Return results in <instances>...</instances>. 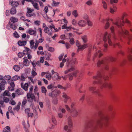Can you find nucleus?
Segmentation results:
<instances>
[{"mask_svg": "<svg viewBox=\"0 0 132 132\" xmlns=\"http://www.w3.org/2000/svg\"><path fill=\"white\" fill-rule=\"evenodd\" d=\"M114 114V112L112 111L109 117L101 112H99L98 117L96 120L95 123L91 120L86 122L84 126V132H96L98 127L102 128L106 126L108 122L110 117L113 118Z\"/></svg>", "mask_w": 132, "mask_h": 132, "instance_id": "f257e3e1", "label": "nucleus"}, {"mask_svg": "<svg viewBox=\"0 0 132 132\" xmlns=\"http://www.w3.org/2000/svg\"><path fill=\"white\" fill-rule=\"evenodd\" d=\"M109 78L108 76L104 75H102L100 72L98 71L97 75L93 77V79H94L96 80L93 82V84H98L101 89H102L103 88H108L109 89H110L112 86L111 84L110 83H108L105 82V80H108Z\"/></svg>", "mask_w": 132, "mask_h": 132, "instance_id": "f03ea898", "label": "nucleus"}, {"mask_svg": "<svg viewBox=\"0 0 132 132\" xmlns=\"http://www.w3.org/2000/svg\"><path fill=\"white\" fill-rule=\"evenodd\" d=\"M125 35L126 36L128 40L130 41L132 40V36L129 35V31L125 29L123 30L122 28L119 31L118 37H116L114 35L113 36L114 39L116 40H121V37L123 36L125 37Z\"/></svg>", "mask_w": 132, "mask_h": 132, "instance_id": "7ed1b4c3", "label": "nucleus"}, {"mask_svg": "<svg viewBox=\"0 0 132 132\" xmlns=\"http://www.w3.org/2000/svg\"><path fill=\"white\" fill-rule=\"evenodd\" d=\"M110 34H108L107 32H105L104 35L103 40L104 42V48L103 49V51L106 52L107 50L108 44V43L110 45H112V43L110 39Z\"/></svg>", "mask_w": 132, "mask_h": 132, "instance_id": "20e7f679", "label": "nucleus"}, {"mask_svg": "<svg viewBox=\"0 0 132 132\" xmlns=\"http://www.w3.org/2000/svg\"><path fill=\"white\" fill-rule=\"evenodd\" d=\"M77 63V61L76 58H69L67 60L66 63V66L69 67H71V68L65 71L64 72L65 73L67 74L69 72L75 70V68L73 67L72 66V65Z\"/></svg>", "mask_w": 132, "mask_h": 132, "instance_id": "39448f33", "label": "nucleus"}, {"mask_svg": "<svg viewBox=\"0 0 132 132\" xmlns=\"http://www.w3.org/2000/svg\"><path fill=\"white\" fill-rule=\"evenodd\" d=\"M127 14L124 13L122 14L121 18H119L117 19L115 22H113L114 24L116 25L118 27L121 28V27L123 26L124 25L125 22L123 19L126 16Z\"/></svg>", "mask_w": 132, "mask_h": 132, "instance_id": "423d86ee", "label": "nucleus"}, {"mask_svg": "<svg viewBox=\"0 0 132 132\" xmlns=\"http://www.w3.org/2000/svg\"><path fill=\"white\" fill-rule=\"evenodd\" d=\"M25 50H24L22 52H20L18 54V57L19 58H21L24 55H27L28 58H32V56L30 54V53L32 51L31 50L26 47H24Z\"/></svg>", "mask_w": 132, "mask_h": 132, "instance_id": "0eeeda50", "label": "nucleus"}, {"mask_svg": "<svg viewBox=\"0 0 132 132\" xmlns=\"http://www.w3.org/2000/svg\"><path fill=\"white\" fill-rule=\"evenodd\" d=\"M120 54L125 55V57L127 56L128 58H132V48H128L127 53L124 54L123 52L121 51L117 52L116 53V55L117 57L119 56Z\"/></svg>", "mask_w": 132, "mask_h": 132, "instance_id": "6e6552de", "label": "nucleus"}, {"mask_svg": "<svg viewBox=\"0 0 132 132\" xmlns=\"http://www.w3.org/2000/svg\"><path fill=\"white\" fill-rule=\"evenodd\" d=\"M72 117L69 116L68 118V123L69 126L67 125H65L64 128V129L65 131H67V132H71V128L73 126V123L72 120Z\"/></svg>", "mask_w": 132, "mask_h": 132, "instance_id": "1a4fd4ad", "label": "nucleus"}, {"mask_svg": "<svg viewBox=\"0 0 132 132\" xmlns=\"http://www.w3.org/2000/svg\"><path fill=\"white\" fill-rule=\"evenodd\" d=\"M65 107L67 110L72 113V117H76L78 114V112L75 108H72L71 110L68 105H65Z\"/></svg>", "mask_w": 132, "mask_h": 132, "instance_id": "9d476101", "label": "nucleus"}, {"mask_svg": "<svg viewBox=\"0 0 132 132\" xmlns=\"http://www.w3.org/2000/svg\"><path fill=\"white\" fill-rule=\"evenodd\" d=\"M89 90L93 94H96L98 96H100L101 95L99 92L98 89H96V87L93 86H90L89 87Z\"/></svg>", "mask_w": 132, "mask_h": 132, "instance_id": "9b49d317", "label": "nucleus"}, {"mask_svg": "<svg viewBox=\"0 0 132 132\" xmlns=\"http://www.w3.org/2000/svg\"><path fill=\"white\" fill-rule=\"evenodd\" d=\"M101 65H102L103 66L104 68L106 70H108V67L107 65V61L103 60H99L98 61L97 63V67H100Z\"/></svg>", "mask_w": 132, "mask_h": 132, "instance_id": "f8f14e48", "label": "nucleus"}, {"mask_svg": "<svg viewBox=\"0 0 132 132\" xmlns=\"http://www.w3.org/2000/svg\"><path fill=\"white\" fill-rule=\"evenodd\" d=\"M27 97L28 99V101L31 103L33 102V100L35 98V96L34 94H32V93L29 92L27 93Z\"/></svg>", "mask_w": 132, "mask_h": 132, "instance_id": "ddd939ff", "label": "nucleus"}, {"mask_svg": "<svg viewBox=\"0 0 132 132\" xmlns=\"http://www.w3.org/2000/svg\"><path fill=\"white\" fill-rule=\"evenodd\" d=\"M78 72V70H75L73 72L69 75V79L70 80H72L73 78V77H76L77 73Z\"/></svg>", "mask_w": 132, "mask_h": 132, "instance_id": "4468645a", "label": "nucleus"}, {"mask_svg": "<svg viewBox=\"0 0 132 132\" xmlns=\"http://www.w3.org/2000/svg\"><path fill=\"white\" fill-rule=\"evenodd\" d=\"M8 83L10 84V85L11 86L10 87H8L10 90L11 91L14 90L15 85L13 82V81H12L11 80H10L8 81Z\"/></svg>", "mask_w": 132, "mask_h": 132, "instance_id": "2eb2a0df", "label": "nucleus"}, {"mask_svg": "<svg viewBox=\"0 0 132 132\" xmlns=\"http://www.w3.org/2000/svg\"><path fill=\"white\" fill-rule=\"evenodd\" d=\"M52 78L54 80H59L61 79V77L59 76L57 73H55L52 75Z\"/></svg>", "mask_w": 132, "mask_h": 132, "instance_id": "dca6fc26", "label": "nucleus"}, {"mask_svg": "<svg viewBox=\"0 0 132 132\" xmlns=\"http://www.w3.org/2000/svg\"><path fill=\"white\" fill-rule=\"evenodd\" d=\"M36 28H35L34 30L29 29L28 30L29 34L31 35H34L35 36L36 35Z\"/></svg>", "mask_w": 132, "mask_h": 132, "instance_id": "f3484780", "label": "nucleus"}, {"mask_svg": "<svg viewBox=\"0 0 132 132\" xmlns=\"http://www.w3.org/2000/svg\"><path fill=\"white\" fill-rule=\"evenodd\" d=\"M86 21L83 20H81L78 23V24L79 26L83 27L85 26L86 24Z\"/></svg>", "mask_w": 132, "mask_h": 132, "instance_id": "a211bd4d", "label": "nucleus"}, {"mask_svg": "<svg viewBox=\"0 0 132 132\" xmlns=\"http://www.w3.org/2000/svg\"><path fill=\"white\" fill-rule=\"evenodd\" d=\"M62 97L64 98V101L65 103H66L67 102V101L70 98V97L68 96L65 93H63Z\"/></svg>", "mask_w": 132, "mask_h": 132, "instance_id": "6ab92c4d", "label": "nucleus"}, {"mask_svg": "<svg viewBox=\"0 0 132 132\" xmlns=\"http://www.w3.org/2000/svg\"><path fill=\"white\" fill-rule=\"evenodd\" d=\"M28 83H26L23 85V83L21 84V87L26 91H27L28 89Z\"/></svg>", "mask_w": 132, "mask_h": 132, "instance_id": "aec40b11", "label": "nucleus"}, {"mask_svg": "<svg viewBox=\"0 0 132 132\" xmlns=\"http://www.w3.org/2000/svg\"><path fill=\"white\" fill-rule=\"evenodd\" d=\"M103 55V54L100 51L98 50L97 51H96L94 54V55L95 57H101Z\"/></svg>", "mask_w": 132, "mask_h": 132, "instance_id": "412c9836", "label": "nucleus"}, {"mask_svg": "<svg viewBox=\"0 0 132 132\" xmlns=\"http://www.w3.org/2000/svg\"><path fill=\"white\" fill-rule=\"evenodd\" d=\"M27 42L26 41H21L19 40L18 42V44L19 46H23L26 44Z\"/></svg>", "mask_w": 132, "mask_h": 132, "instance_id": "4be33fe9", "label": "nucleus"}, {"mask_svg": "<svg viewBox=\"0 0 132 132\" xmlns=\"http://www.w3.org/2000/svg\"><path fill=\"white\" fill-rule=\"evenodd\" d=\"M44 31L46 33H47L49 35H51L52 33L51 32H49V28L48 27H46L44 28Z\"/></svg>", "mask_w": 132, "mask_h": 132, "instance_id": "5701e85b", "label": "nucleus"}, {"mask_svg": "<svg viewBox=\"0 0 132 132\" xmlns=\"http://www.w3.org/2000/svg\"><path fill=\"white\" fill-rule=\"evenodd\" d=\"M87 47V45L84 44L82 45H80L79 48H78L77 50V52H78L79 50H83L86 48Z\"/></svg>", "mask_w": 132, "mask_h": 132, "instance_id": "b1692460", "label": "nucleus"}, {"mask_svg": "<svg viewBox=\"0 0 132 132\" xmlns=\"http://www.w3.org/2000/svg\"><path fill=\"white\" fill-rule=\"evenodd\" d=\"M9 5H12V6L15 7H17L19 5V3L18 2L16 1H13V2H12L11 4H10V3Z\"/></svg>", "mask_w": 132, "mask_h": 132, "instance_id": "393cba45", "label": "nucleus"}, {"mask_svg": "<svg viewBox=\"0 0 132 132\" xmlns=\"http://www.w3.org/2000/svg\"><path fill=\"white\" fill-rule=\"evenodd\" d=\"M24 59L23 62L24 65L26 66L28 65L29 63V61L28 60L27 58L26 59Z\"/></svg>", "mask_w": 132, "mask_h": 132, "instance_id": "a878e982", "label": "nucleus"}, {"mask_svg": "<svg viewBox=\"0 0 132 132\" xmlns=\"http://www.w3.org/2000/svg\"><path fill=\"white\" fill-rule=\"evenodd\" d=\"M116 71V69L114 68H113L111 70V72L109 73V75L110 76H111L112 75H114L115 74V72Z\"/></svg>", "mask_w": 132, "mask_h": 132, "instance_id": "bb28decb", "label": "nucleus"}, {"mask_svg": "<svg viewBox=\"0 0 132 132\" xmlns=\"http://www.w3.org/2000/svg\"><path fill=\"white\" fill-rule=\"evenodd\" d=\"M20 79V77L18 75H15L13 77H12V81H15L19 79Z\"/></svg>", "mask_w": 132, "mask_h": 132, "instance_id": "cd10ccee", "label": "nucleus"}, {"mask_svg": "<svg viewBox=\"0 0 132 132\" xmlns=\"http://www.w3.org/2000/svg\"><path fill=\"white\" fill-rule=\"evenodd\" d=\"M26 15L28 17H31L32 16H33L34 17H35L36 16V14L35 13H26Z\"/></svg>", "mask_w": 132, "mask_h": 132, "instance_id": "c85d7f7f", "label": "nucleus"}, {"mask_svg": "<svg viewBox=\"0 0 132 132\" xmlns=\"http://www.w3.org/2000/svg\"><path fill=\"white\" fill-rule=\"evenodd\" d=\"M16 10L15 7H12L10 11V13L11 14H13L16 13Z\"/></svg>", "mask_w": 132, "mask_h": 132, "instance_id": "c756f323", "label": "nucleus"}, {"mask_svg": "<svg viewBox=\"0 0 132 132\" xmlns=\"http://www.w3.org/2000/svg\"><path fill=\"white\" fill-rule=\"evenodd\" d=\"M69 58H67V60L65 59V58H63V59L62 60V62H61L60 65V67L62 68L63 66H64V63L65 62L67 61V60H68Z\"/></svg>", "mask_w": 132, "mask_h": 132, "instance_id": "7c9ffc66", "label": "nucleus"}, {"mask_svg": "<svg viewBox=\"0 0 132 132\" xmlns=\"http://www.w3.org/2000/svg\"><path fill=\"white\" fill-rule=\"evenodd\" d=\"M13 69L16 71H18L20 70V68L19 65H15L13 67Z\"/></svg>", "mask_w": 132, "mask_h": 132, "instance_id": "2f4dec72", "label": "nucleus"}, {"mask_svg": "<svg viewBox=\"0 0 132 132\" xmlns=\"http://www.w3.org/2000/svg\"><path fill=\"white\" fill-rule=\"evenodd\" d=\"M81 38L84 43H86L87 41V37L86 35H84Z\"/></svg>", "mask_w": 132, "mask_h": 132, "instance_id": "473e14b6", "label": "nucleus"}, {"mask_svg": "<svg viewBox=\"0 0 132 132\" xmlns=\"http://www.w3.org/2000/svg\"><path fill=\"white\" fill-rule=\"evenodd\" d=\"M32 4L35 8L37 10H39V9L38 6V4L37 3H34H34Z\"/></svg>", "mask_w": 132, "mask_h": 132, "instance_id": "72a5a7b5", "label": "nucleus"}, {"mask_svg": "<svg viewBox=\"0 0 132 132\" xmlns=\"http://www.w3.org/2000/svg\"><path fill=\"white\" fill-rule=\"evenodd\" d=\"M42 93H44L45 95H46L47 90L45 87L42 86Z\"/></svg>", "mask_w": 132, "mask_h": 132, "instance_id": "f704fd0d", "label": "nucleus"}, {"mask_svg": "<svg viewBox=\"0 0 132 132\" xmlns=\"http://www.w3.org/2000/svg\"><path fill=\"white\" fill-rule=\"evenodd\" d=\"M10 20L11 22L13 23H15L18 21V19L14 17H12L10 18Z\"/></svg>", "mask_w": 132, "mask_h": 132, "instance_id": "c9c22d12", "label": "nucleus"}, {"mask_svg": "<svg viewBox=\"0 0 132 132\" xmlns=\"http://www.w3.org/2000/svg\"><path fill=\"white\" fill-rule=\"evenodd\" d=\"M102 3L103 4V7L106 10L107 9V5L106 3L103 0H102Z\"/></svg>", "mask_w": 132, "mask_h": 132, "instance_id": "e433bc0d", "label": "nucleus"}, {"mask_svg": "<svg viewBox=\"0 0 132 132\" xmlns=\"http://www.w3.org/2000/svg\"><path fill=\"white\" fill-rule=\"evenodd\" d=\"M30 48L31 49L34 48V42L33 40H32L30 41Z\"/></svg>", "mask_w": 132, "mask_h": 132, "instance_id": "4c0bfd02", "label": "nucleus"}, {"mask_svg": "<svg viewBox=\"0 0 132 132\" xmlns=\"http://www.w3.org/2000/svg\"><path fill=\"white\" fill-rule=\"evenodd\" d=\"M20 104L21 103L20 102L18 103L16 106L13 109L14 110H16L17 111H18L20 109Z\"/></svg>", "mask_w": 132, "mask_h": 132, "instance_id": "58836bf2", "label": "nucleus"}, {"mask_svg": "<svg viewBox=\"0 0 132 132\" xmlns=\"http://www.w3.org/2000/svg\"><path fill=\"white\" fill-rule=\"evenodd\" d=\"M1 82V83L0 84V87L2 86L4 87V85L5 84L6 82L3 78Z\"/></svg>", "mask_w": 132, "mask_h": 132, "instance_id": "ea45409f", "label": "nucleus"}, {"mask_svg": "<svg viewBox=\"0 0 132 132\" xmlns=\"http://www.w3.org/2000/svg\"><path fill=\"white\" fill-rule=\"evenodd\" d=\"M92 50V49L91 47H89V48L88 52L87 54L88 57H90L91 53Z\"/></svg>", "mask_w": 132, "mask_h": 132, "instance_id": "a19ab883", "label": "nucleus"}, {"mask_svg": "<svg viewBox=\"0 0 132 132\" xmlns=\"http://www.w3.org/2000/svg\"><path fill=\"white\" fill-rule=\"evenodd\" d=\"M59 4V2H56L55 1H53V2L52 4V5L53 6H56L58 5Z\"/></svg>", "mask_w": 132, "mask_h": 132, "instance_id": "79ce46f5", "label": "nucleus"}, {"mask_svg": "<svg viewBox=\"0 0 132 132\" xmlns=\"http://www.w3.org/2000/svg\"><path fill=\"white\" fill-rule=\"evenodd\" d=\"M10 27L12 28L13 29L15 30L16 28V27L14 24H13L12 23H10Z\"/></svg>", "mask_w": 132, "mask_h": 132, "instance_id": "37998d69", "label": "nucleus"}, {"mask_svg": "<svg viewBox=\"0 0 132 132\" xmlns=\"http://www.w3.org/2000/svg\"><path fill=\"white\" fill-rule=\"evenodd\" d=\"M10 95V93L8 92L6 90L4 92L3 95V96H9Z\"/></svg>", "mask_w": 132, "mask_h": 132, "instance_id": "c03bdc74", "label": "nucleus"}, {"mask_svg": "<svg viewBox=\"0 0 132 132\" xmlns=\"http://www.w3.org/2000/svg\"><path fill=\"white\" fill-rule=\"evenodd\" d=\"M46 78H48L49 80H50L51 77V74L50 73H46Z\"/></svg>", "mask_w": 132, "mask_h": 132, "instance_id": "a18cd8bd", "label": "nucleus"}, {"mask_svg": "<svg viewBox=\"0 0 132 132\" xmlns=\"http://www.w3.org/2000/svg\"><path fill=\"white\" fill-rule=\"evenodd\" d=\"M116 8L115 7H114L113 8H112L111 7L110 8V13H113L116 11Z\"/></svg>", "mask_w": 132, "mask_h": 132, "instance_id": "49530a36", "label": "nucleus"}, {"mask_svg": "<svg viewBox=\"0 0 132 132\" xmlns=\"http://www.w3.org/2000/svg\"><path fill=\"white\" fill-rule=\"evenodd\" d=\"M54 88V86L52 84H50L47 87V88L48 89H51V90H53Z\"/></svg>", "mask_w": 132, "mask_h": 132, "instance_id": "de8ad7c7", "label": "nucleus"}, {"mask_svg": "<svg viewBox=\"0 0 132 132\" xmlns=\"http://www.w3.org/2000/svg\"><path fill=\"white\" fill-rule=\"evenodd\" d=\"M72 14L76 17L78 16L77 12L76 10L73 11L72 12Z\"/></svg>", "mask_w": 132, "mask_h": 132, "instance_id": "09e8293b", "label": "nucleus"}, {"mask_svg": "<svg viewBox=\"0 0 132 132\" xmlns=\"http://www.w3.org/2000/svg\"><path fill=\"white\" fill-rule=\"evenodd\" d=\"M3 100L4 102L6 103H7L9 101V98L6 97H4L3 98Z\"/></svg>", "mask_w": 132, "mask_h": 132, "instance_id": "8fccbe9b", "label": "nucleus"}, {"mask_svg": "<svg viewBox=\"0 0 132 132\" xmlns=\"http://www.w3.org/2000/svg\"><path fill=\"white\" fill-rule=\"evenodd\" d=\"M4 79H5L7 80H9L11 79V77L10 76L7 75L6 76L5 75V76L4 77Z\"/></svg>", "mask_w": 132, "mask_h": 132, "instance_id": "3c124183", "label": "nucleus"}, {"mask_svg": "<svg viewBox=\"0 0 132 132\" xmlns=\"http://www.w3.org/2000/svg\"><path fill=\"white\" fill-rule=\"evenodd\" d=\"M13 35L16 38H18L19 37L17 32L16 31H15L13 33Z\"/></svg>", "mask_w": 132, "mask_h": 132, "instance_id": "603ef678", "label": "nucleus"}, {"mask_svg": "<svg viewBox=\"0 0 132 132\" xmlns=\"http://www.w3.org/2000/svg\"><path fill=\"white\" fill-rule=\"evenodd\" d=\"M108 130L109 132H114V129L113 127H111L109 128Z\"/></svg>", "mask_w": 132, "mask_h": 132, "instance_id": "864d4df0", "label": "nucleus"}, {"mask_svg": "<svg viewBox=\"0 0 132 132\" xmlns=\"http://www.w3.org/2000/svg\"><path fill=\"white\" fill-rule=\"evenodd\" d=\"M106 21L107 22L106 23L105 26V28L106 29L108 28L110 26V24L109 22L108 21V20H107Z\"/></svg>", "mask_w": 132, "mask_h": 132, "instance_id": "5fc2aeb1", "label": "nucleus"}, {"mask_svg": "<svg viewBox=\"0 0 132 132\" xmlns=\"http://www.w3.org/2000/svg\"><path fill=\"white\" fill-rule=\"evenodd\" d=\"M20 79V80L22 81H24L25 80V78L22 75H21L20 76V79Z\"/></svg>", "mask_w": 132, "mask_h": 132, "instance_id": "6e6d98bb", "label": "nucleus"}, {"mask_svg": "<svg viewBox=\"0 0 132 132\" xmlns=\"http://www.w3.org/2000/svg\"><path fill=\"white\" fill-rule=\"evenodd\" d=\"M33 9H31L29 8L27 9V11L26 13H31L32 12L34 11Z\"/></svg>", "mask_w": 132, "mask_h": 132, "instance_id": "4d7b16f0", "label": "nucleus"}, {"mask_svg": "<svg viewBox=\"0 0 132 132\" xmlns=\"http://www.w3.org/2000/svg\"><path fill=\"white\" fill-rule=\"evenodd\" d=\"M72 24L73 25H76L78 24V23H77L76 20L74 19L72 20Z\"/></svg>", "mask_w": 132, "mask_h": 132, "instance_id": "13d9d810", "label": "nucleus"}, {"mask_svg": "<svg viewBox=\"0 0 132 132\" xmlns=\"http://www.w3.org/2000/svg\"><path fill=\"white\" fill-rule=\"evenodd\" d=\"M27 101L26 100V99H25V100H23L22 101V105H21L22 106V107H24V106L25 104L27 103Z\"/></svg>", "mask_w": 132, "mask_h": 132, "instance_id": "bf43d9fd", "label": "nucleus"}, {"mask_svg": "<svg viewBox=\"0 0 132 132\" xmlns=\"http://www.w3.org/2000/svg\"><path fill=\"white\" fill-rule=\"evenodd\" d=\"M53 102L55 104H56L57 103V99L56 97H55L54 99H53Z\"/></svg>", "mask_w": 132, "mask_h": 132, "instance_id": "052dcab7", "label": "nucleus"}, {"mask_svg": "<svg viewBox=\"0 0 132 132\" xmlns=\"http://www.w3.org/2000/svg\"><path fill=\"white\" fill-rule=\"evenodd\" d=\"M34 24L37 25L39 26L40 24V21H36L34 22Z\"/></svg>", "mask_w": 132, "mask_h": 132, "instance_id": "680f3d73", "label": "nucleus"}, {"mask_svg": "<svg viewBox=\"0 0 132 132\" xmlns=\"http://www.w3.org/2000/svg\"><path fill=\"white\" fill-rule=\"evenodd\" d=\"M118 0H110V2L111 4L116 3L118 2Z\"/></svg>", "mask_w": 132, "mask_h": 132, "instance_id": "e2e57ef3", "label": "nucleus"}, {"mask_svg": "<svg viewBox=\"0 0 132 132\" xmlns=\"http://www.w3.org/2000/svg\"><path fill=\"white\" fill-rule=\"evenodd\" d=\"M69 42L71 44L73 45L75 43L74 39L73 38L71 39L70 40Z\"/></svg>", "mask_w": 132, "mask_h": 132, "instance_id": "0e129e2a", "label": "nucleus"}, {"mask_svg": "<svg viewBox=\"0 0 132 132\" xmlns=\"http://www.w3.org/2000/svg\"><path fill=\"white\" fill-rule=\"evenodd\" d=\"M48 50L52 52H53L54 51V49L53 47H50L48 48Z\"/></svg>", "mask_w": 132, "mask_h": 132, "instance_id": "69168bd1", "label": "nucleus"}, {"mask_svg": "<svg viewBox=\"0 0 132 132\" xmlns=\"http://www.w3.org/2000/svg\"><path fill=\"white\" fill-rule=\"evenodd\" d=\"M88 25V26H91L92 25V22L89 20H87V21Z\"/></svg>", "mask_w": 132, "mask_h": 132, "instance_id": "338daca9", "label": "nucleus"}, {"mask_svg": "<svg viewBox=\"0 0 132 132\" xmlns=\"http://www.w3.org/2000/svg\"><path fill=\"white\" fill-rule=\"evenodd\" d=\"M52 122L54 124H55L56 123V121L55 120V118L54 117H52Z\"/></svg>", "mask_w": 132, "mask_h": 132, "instance_id": "774afa93", "label": "nucleus"}]
</instances>
